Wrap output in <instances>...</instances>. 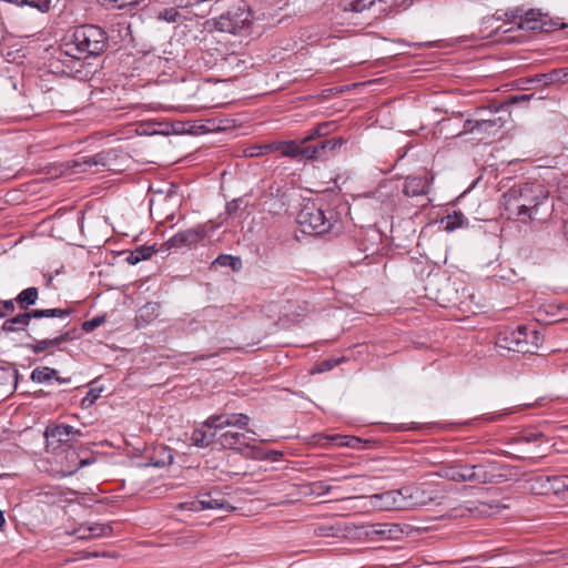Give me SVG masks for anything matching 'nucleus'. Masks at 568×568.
Instances as JSON below:
<instances>
[{"label":"nucleus","mask_w":568,"mask_h":568,"mask_svg":"<svg viewBox=\"0 0 568 568\" xmlns=\"http://www.w3.org/2000/svg\"><path fill=\"white\" fill-rule=\"evenodd\" d=\"M504 199L505 210L524 223L545 221L552 211L548 191L537 182L515 184L504 194Z\"/></svg>","instance_id":"nucleus-1"},{"label":"nucleus","mask_w":568,"mask_h":568,"mask_svg":"<svg viewBox=\"0 0 568 568\" xmlns=\"http://www.w3.org/2000/svg\"><path fill=\"white\" fill-rule=\"evenodd\" d=\"M209 13H219L206 21L209 28L240 37H247L252 32L253 14L243 0H214Z\"/></svg>","instance_id":"nucleus-2"},{"label":"nucleus","mask_w":568,"mask_h":568,"mask_svg":"<svg viewBox=\"0 0 568 568\" xmlns=\"http://www.w3.org/2000/svg\"><path fill=\"white\" fill-rule=\"evenodd\" d=\"M105 31L95 24H83L74 29L72 40L65 42L61 55L77 60L100 55L106 48Z\"/></svg>","instance_id":"nucleus-3"},{"label":"nucleus","mask_w":568,"mask_h":568,"mask_svg":"<svg viewBox=\"0 0 568 568\" xmlns=\"http://www.w3.org/2000/svg\"><path fill=\"white\" fill-rule=\"evenodd\" d=\"M493 18L514 23L517 29L525 31L550 32L564 27V24L552 21L539 9H526L523 6L515 7L506 11L497 10Z\"/></svg>","instance_id":"nucleus-4"},{"label":"nucleus","mask_w":568,"mask_h":568,"mask_svg":"<svg viewBox=\"0 0 568 568\" xmlns=\"http://www.w3.org/2000/svg\"><path fill=\"white\" fill-rule=\"evenodd\" d=\"M296 222L301 231L310 235H322L336 230L339 231V221L332 211H324L314 203L305 204L298 212Z\"/></svg>","instance_id":"nucleus-5"},{"label":"nucleus","mask_w":568,"mask_h":568,"mask_svg":"<svg viewBox=\"0 0 568 568\" xmlns=\"http://www.w3.org/2000/svg\"><path fill=\"white\" fill-rule=\"evenodd\" d=\"M500 108L501 106L495 109H477L475 118L464 122L463 133H476L481 135L496 134L506 123V120L498 114Z\"/></svg>","instance_id":"nucleus-6"},{"label":"nucleus","mask_w":568,"mask_h":568,"mask_svg":"<svg viewBox=\"0 0 568 568\" xmlns=\"http://www.w3.org/2000/svg\"><path fill=\"white\" fill-rule=\"evenodd\" d=\"M72 313L71 308H47V310H32L30 312H24L14 317L7 320L1 329L6 333L17 332L20 329H24L30 326L31 320H41V318H68Z\"/></svg>","instance_id":"nucleus-7"},{"label":"nucleus","mask_w":568,"mask_h":568,"mask_svg":"<svg viewBox=\"0 0 568 568\" xmlns=\"http://www.w3.org/2000/svg\"><path fill=\"white\" fill-rule=\"evenodd\" d=\"M214 226L209 223L196 225L184 231L178 232L164 242L159 251L170 252L171 250H181L184 247H192L193 245L201 242L207 234L214 231Z\"/></svg>","instance_id":"nucleus-8"},{"label":"nucleus","mask_w":568,"mask_h":568,"mask_svg":"<svg viewBox=\"0 0 568 568\" xmlns=\"http://www.w3.org/2000/svg\"><path fill=\"white\" fill-rule=\"evenodd\" d=\"M496 345L517 353H532L530 339H528L527 335V326L524 325L500 331L497 335Z\"/></svg>","instance_id":"nucleus-9"},{"label":"nucleus","mask_w":568,"mask_h":568,"mask_svg":"<svg viewBox=\"0 0 568 568\" xmlns=\"http://www.w3.org/2000/svg\"><path fill=\"white\" fill-rule=\"evenodd\" d=\"M505 467L495 460H486L479 464H470L466 467L470 470V481L485 485L497 484L505 480L506 476L501 473Z\"/></svg>","instance_id":"nucleus-10"},{"label":"nucleus","mask_w":568,"mask_h":568,"mask_svg":"<svg viewBox=\"0 0 568 568\" xmlns=\"http://www.w3.org/2000/svg\"><path fill=\"white\" fill-rule=\"evenodd\" d=\"M402 495L405 497L406 509L423 507L438 499L436 491L427 490L423 486H405Z\"/></svg>","instance_id":"nucleus-11"},{"label":"nucleus","mask_w":568,"mask_h":568,"mask_svg":"<svg viewBox=\"0 0 568 568\" xmlns=\"http://www.w3.org/2000/svg\"><path fill=\"white\" fill-rule=\"evenodd\" d=\"M248 423L250 417L245 414H217L207 417L205 422H203L202 427L221 430L225 427L232 426L243 429L246 428Z\"/></svg>","instance_id":"nucleus-12"},{"label":"nucleus","mask_w":568,"mask_h":568,"mask_svg":"<svg viewBox=\"0 0 568 568\" xmlns=\"http://www.w3.org/2000/svg\"><path fill=\"white\" fill-rule=\"evenodd\" d=\"M81 435L80 429L65 424L48 426L44 432L47 446L53 449L58 448L60 444L69 443L72 437Z\"/></svg>","instance_id":"nucleus-13"},{"label":"nucleus","mask_w":568,"mask_h":568,"mask_svg":"<svg viewBox=\"0 0 568 568\" xmlns=\"http://www.w3.org/2000/svg\"><path fill=\"white\" fill-rule=\"evenodd\" d=\"M343 138L322 140L316 145H306L307 161H325L332 156L336 149L344 144Z\"/></svg>","instance_id":"nucleus-14"},{"label":"nucleus","mask_w":568,"mask_h":568,"mask_svg":"<svg viewBox=\"0 0 568 568\" xmlns=\"http://www.w3.org/2000/svg\"><path fill=\"white\" fill-rule=\"evenodd\" d=\"M266 149H274L282 156L292 158L294 160H306V145L300 141H281L268 143Z\"/></svg>","instance_id":"nucleus-15"},{"label":"nucleus","mask_w":568,"mask_h":568,"mask_svg":"<svg viewBox=\"0 0 568 568\" xmlns=\"http://www.w3.org/2000/svg\"><path fill=\"white\" fill-rule=\"evenodd\" d=\"M33 343L27 344L33 354H40L48 351L49 348L60 346L63 343L72 339L71 332L67 331L61 334L54 335L53 337H31Z\"/></svg>","instance_id":"nucleus-16"},{"label":"nucleus","mask_w":568,"mask_h":568,"mask_svg":"<svg viewBox=\"0 0 568 568\" xmlns=\"http://www.w3.org/2000/svg\"><path fill=\"white\" fill-rule=\"evenodd\" d=\"M470 464H463L462 462H455L453 464L444 465L436 473L437 476L457 483L470 481V470L466 467Z\"/></svg>","instance_id":"nucleus-17"},{"label":"nucleus","mask_w":568,"mask_h":568,"mask_svg":"<svg viewBox=\"0 0 568 568\" xmlns=\"http://www.w3.org/2000/svg\"><path fill=\"white\" fill-rule=\"evenodd\" d=\"M429 182L427 176L410 175L405 179L403 192L407 196H419L428 193Z\"/></svg>","instance_id":"nucleus-18"},{"label":"nucleus","mask_w":568,"mask_h":568,"mask_svg":"<svg viewBox=\"0 0 568 568\" xmlns=\"http://www.w3.org/2000/svg\"><path fill=\"white\" fill-rule=\"evenodd\" d=\"M403 487L398 490H388L374 497L381 500V507L384 509H406L405 497L402 495Z\"/></svg>","instance_id":"nucleus-19"},{"label":"nucleus","mask_w":568,"mask_h":568,"mask_svg":"<svg viewBox=\"0 0 568 568\" xmlns=\"http://www.w3.org/2000/svg\"><path fill=\"white\" fill-rule=\"evenodd\" d=\"M55 333L61 334L62 332L50 321L41 318L34 320L33 323L30 322L29 337H53Z\"/></svg>","instance_id":"nucleus-20"},{"label":"nucleus","mask_w":568,"mask_h":568,"mask_svg":"<svg viewBox=\"0 0 568 568\" xmlns=\"http://www.w3.org/2000/svg\"><path fill=\"white\" fill-rule=\"evenodd\" d=\"M161 305L158 302H148L142 307L139 308L135 322L136 327H143L150 323H152L160 315Z\"/></svg>","instance_id":"nucleus-21"},{"label":"nucleus","mask_w":568,"mask_h":568,"mask_svg":"<svg viewBox=\"0 0 568 568\" xmlns=\"http://www.w3.org/2000/svg\"><path fill=\"white\" fill-rule=\"evenodd\" d=\"M217 443L226 449H236L240 446H247L246 434L240 432L227 430L222 433Z\"/></svg>","instance_id":"nucleus-22"},{"label":"nucleus","mask_w":568,"mask_h":568,"mask_svg":"<svg viewBox=\"0 0 568 568\" xmlns=\"http://www.w3.org/2000/svg\"><path fill=\"white\" fill-rule=\"evenodd\" d=\"M200 509H225L233 510L232 507L223 497H214L212 494L204 495L199 500Z\"/></svg>","instance_id":"nucleus-23"},{"label":"nucleus","mask_w":568,"mask_h":568,"mask_svg":"<svg viewBox=\"0 0 568 568\" xmlns=\"http://www.w3.org/2000/svg\"><path fill=\"white\" fill-rule=\"evenodd\" d=\"M216 432L214 428H209V430L196 428L192 432L191 442L197 447H207L214 442Z\"/></svg>","instance_id":"nucleus-24"},{"label":"nucleus","mask_w":568,"mask_h":568,"mask_svg":"<svg viewBox=\"0 0 568 568\" xmlns=\"http://www.w3.org/2000/svg\"><path fill=\"white\" fill-rule=\"evenodd\" d=\"M158 251L159 250H156L154 245H142L136 247L134 251H131L126 261L134 265L141 261L150 258Z\"/></svg>","instance_id":"nucleus-25"},{"label":"nucleus","mask_w":568,"mask_h":568,"mask_svg":"<svg viewBox=\"0 0 568 568\" xmlns=\"http://www.w3.org/2000/svg\"><path fill=\"white\" fill-rule=\"evenodd\" d=\"M58 371L48 366H38L31 372V381L44 384L57 377Z\"/></svg>","instance_id":"nucleus-26"},{"label":"nucleus","mask_w":568,"mask_h":568,"mask_svg":"<svg viewBox=\"0 0 568 568\" xmlns=\"http://www.w3.org/2000/svg\"><path fill=\"white\" fill-rule=\"evenodd\" d=\"M378 538L381 539H397L403 532L397 524L377 523L376 524Z\"/></svg>","instance_id":"nucleus-27"},{"label":"nucleus","mask_w":568,"mask_h":568,"mask_svg":"<svg viewBox=\"0 0 568 568\" xmlns=\"http://www.w3.org/2000/svg\"><path fill=\"white\" fill-rule=\"evenodd\" d=\"M38 288L28 287L18 294L16 297L17 303L21 310H28L29 306L34 305L38 300Z\"/></svg>","instance_id":"nucleus-28"},{"label":"nucleus","mask_w":568,"mask_h":568,"mask_svg":"<svg viewBox=\"0 0 568 568\" xmlns=\"http://www.w3.org/2000/svg\"><path fill=\"white\" fill-rule=\"evenodd\" d=\"M560 80H561V70L554 69L548 73H539V74H536L534 78L526 79L525 81L527 83L538 82V83H542L544 85H549V84H552Z\"/></svg>","instance_id":"nucleus-29"},{"label":"nucleus","mask_w":568,"mask_h":568,"mask_svg":"<svg viewBox=\"0 0 568 568\" xmlns=\"http://www.w3.org/2000/svg\"><path fill=\"white\" fill-rule=\"evenodd\" d=\"M214 265L230 266L233 271H237L241 267V258L237 256L221 254L213 262Z\"/></svg>","instance_id":"nucleus-30"},{"label":"nucleus","mask_w":568,"mask_h":568,"mask_svg":"<svg viewBox=\"0 0 568 568\" xmlns=\"http://www.w3.org/2000/svg\"><path fill=\"white\" fill-rule=\"evenodd\" d=\"M544 438H545V435L541 432L529 429V430H524L520 435H518L516 437V442L530 444V443L542 442Z\"/></svg>","instance_id":"nucleus-31"},{"label":"nucleus","mask_w":568,"mask_h":568,"mask_svg":"<svg viewBox=\"0 0 568 568\" xmlns=\"http://www.w3.org/2000/svg\"><path fill=\"white\" fill-rule=\"evenodd\" d=\"M112 528L105 524L89 523V537L98 538L111 534Z\"/></svg>","instance_id":"nucleus-32"},{"label":"nucleus","mask_w":568,"mask_h":568,"mask_svg":"<svg viewBox=\"0 0 568 568\" xmlns=\"http://www.w3.org/2000/svg\"><path fill=\"white\" fill-rule=\"evenodd\" d=\"M550 481L551 476H537L532 479L534 484L531 485V489L536 490L539 494L548 493L550 491Z\"/></svg>","instance_id":"nucleus-33"},{"label":"nucleus","mask_w":568,"mask_h":568,"mask_svg":"<svg viewBox=\"0 0 568 568\" xmlns=\"http://www.w3.org/2000/svg\"><path fill=\"white\" fill-rule=\"evenodd\" d=\"M375 0H345V10L362 12L373 6Z\"/></svg>","instance_id":"nucleus-34"},{"label":"nucleus","mask_w":568,"mask_h":568,"mask_svg":"<svg viewBox=\"0 0 568 568\" xmlns=\"http://www.w3.org/2000/svg\"><path fill=\"white\" fill-rule=\"evenodd\" d=\"M310 494L315 495L317 497L324 496L331 493L335 487L325 484L324 481H314L308 485Z\"/></svg>","instance_id":"nucleus-35"},{"label":"nucleus","mask_w":568,"mask_h":568,"mask_svg":"<svg viewBox=\"0 0 568 568\" xmlns=\"http://www.w3.org/2000/svg\"><path fill=\"white\" fill-rule=\"evenodd\" d=\"M466 222V217L464 216L463 213L460 212H454L453 215H448L447 216V222H446V230L448 231H454L458 227H462Z\"/></svg>","instance_id":"nucleus-36"},{"label":"nucleus","mask_w":568,"mask_h":568,"mask_svg":"<svg viewBox=\"0 0 568 568\" xmlns=\"http://www.w3.org/2000/svg\"><path fill=\"white\" fill-rule=\"evenodd\" d=\"M567 475L560 476H551L550 487L549 489L555 494H559L561 491H568V485L566 483Z\"/></svg>","instance_id":"nucleus-37"},{"label":"nucleus","mask_w":568,"mask_h":568,"mask_svg":"<svg viewBox=\"0 0 568 568\" xmlns=\"http://www.w3.org/2000/svg\"><path fill=\"white\" fill-rule=\"evenodd\" d=\"M179 17H180V13L178 12L176 8H173V7L164 8L156 13V18L159 20H162V21H165L169 23L176 22Z\"/></svg>","instance_id":"nucleus-38"},{"label":"nucleus","mask_w":568,"mask_h":568,"mask_svg":"<svg viewBox=\"0 0 568 568\" xmlns=\"http://www.w3.org/2000/svg\"><path fill=\"white\" fill-rule=\"evenodd\" d=\"M100 393H101V389L91 388L87 393L85 397L82 399L81 407L83 409L91 407L97 402V399L100 397Z\"/></svg>","instance_id":"nucleus-39"},{"label":"nucleus","mask_w":568,"mask_h":568,"mask_svg":"<svg viewBox=\"0 0 568 568\" xmlns=\"http://www.w3.org/2000/svg\"><path fill=\"white\" fill-rule=\"evenodd\" d=\"M105 321L104 316H95L91 320L84 321L82 323V329L87 333L93 332L100 325H102Z\"/></svg>","instance_id":"nucleus-40"},{"label":"nucleus","mask_w":568,"mask_h":568,"mask_svg":"<svg viewBox=\"0 0 568 568\" xmlns=\"http://www.w3.org/2000/svg\"><path fill=\"white\" fill-rule=\"evenodd\" d=\"M71 536H74L77 539L80 540H89V523H84L75 527L71 532H69Z\"/></svg>","instance_id":"nucleus-41"},{"label":"nucleus","mask_w":568,"mask_h":568,"mask_svg":"<svg viewBox=\"0 0 568 568\" xmlns=\"http://www.w3.org/2000/svg\"><path fill=\"white\" fill-rule=\"evenodd\" d=\"M332 440H338L339 446H348V447H357L361 443V439L357 437H342V436H333L331 437Z\"/></svg>","instance_id":"nucleus-42"},{"label":"nucleus","mask_w":568,"mask_h":568,"mask_svg":"<svg viewBox=\"0 0 568 568\" xmlns=\"http://www.w3.org/2000/svg\"><path fill=\"white\" fill-rule=\"evenodd\" d=\"M317 133H320L321 138L327 136L336 129V123L334 121L322 122L316 125Z\"/></svg>","instance_id":"nucleus-43"},{"label":"nucleus","mask_w":568,"mask_h":568,"mask_svg":"<svg viewBox=\"0 0 568 568\" xmlns=\"http://www.w3.org/2000/svg\"><path fill=\"white\" fill-rule=\"evenodd\" d=\"M14 310L13 300L0 301V318L6 317L8 314H12Z\"/></svg>","instance_id":"nucleus-44"},{"label":"nucleus","mask_w":568,"mask_h":568,"mask_svg":"<svg viewBox=\"0 0 568 568\" xmlns=\"http://www.w3.org/2000/svg\"><path fill=\"white\" fill-rule=\"evenodd\" d=\"M266 146H268V144L254 145V146L250 148L248 156H261L263 154L274 152V149H266Z\"/></svg>","instance_id":"nucleus-45"},{"label":"nucleus","mask_w":568,"mask_h":568,"mask_svg":"<svg viewBox=\"0 0 568 568\" xmlns=\"http://www.w3.org/2000/svg\"><path fill=\"white\" fill-rule=\"evenodd\" d=\"M527 335H528V339H530V349L534 352L532 348L538 347V345L541 341L540 334L538 331L530 329L527 327Z\"/></svg>","instance_id":"nucleus-46"},{"label":"nucleus","mask_w":568,"mask_h":568,"mask_svg":"<svg viewBox=\"0 0 568 568\" xmlns=\"http://www.w3.org/2000/svg\"><path fill=\"white\" fill-rule=\"evenodd\" d=\"M84 163L89 166H97V165H103L104 164V156L101 153L87 156L84 160Z\"/></svg>","instance_id":"nucleus-47"},{"label":"nucleus","mask_w":568,"mask_h":568,"mask_svg":"<svg viewBox=\"0 0 568 568\" xmlns=\"http://www.w3.org/2000/svg\"><path fill=\"white\" fill-rule=\"evenodd\" d=\"M364 529V536L367 537L371 540H374L378 538L376 524H369L363 527Z\"/></svg>","instance_id":"nucleus-48"},{"label":"nucleus","mask_w":568,"mask_h":568,"mask_svg":"<svg viewBox=\"0 0 568 568\" xmlns=\"http://www.w3.org/2000/svg\"><path fill=\"white\" fill-rule=\"evenodd\" d=\"M534 94L530 93V94H518V95H513L509 98L508 102L510 104H518V103H521V102H528L532 99Z\"/></svg>","instance_id":"nucleus-49"},{"label":"nucleus","mask_w":568,"mask_h":568,"mask_svg":"<svg viewBox=\"0 0 568 568\" xmlns=\"http://www.w3.org/2000/svg\"><path fill=\"white\" fill-rule=\"evenodd\" d=\"M321 138L320 133H317V128L315 126L310 131V133L302 139V142L306 145L307 142L314 141L316 139Z\"/></svg>","instance_id":"nucleus-50"},{"label":"nucleus","mask_w":568,"mask_h":568,"mask_svg":"<svg viewBox=\"0 0 568 568\" xmlns=\"http://www.w3.org/2000/svg\"><path fill=\"white\" fill-rule=\"evenodd\" d=\"M334 365L335 363L331 361H323L318 366V372L323 373L325 371H329L331 368H333Z\"/></svg>","instance_id":"nucleus-51"},{"label":"nucleus","mask_w":568,"mask_h":568,"mask_svg":"<svg viewBox=\"0 0 568 568\" xmlns=\"http://www.w3.org/2000/svg\"><path fill=\"white\" fill-rule=\"evenodd\" d=\"M334 528L333 527H320L317 529V535L318 536H332L333 535V531Z\"/></svg>","instance_id":"nucleus-52"},{"label":"nucleus","mask_w":568,"mask_h":568,"mask_svg":"<svg viewBox=\"0 0 568 568\" xmlns=\"http://www.w3.org/2000/svg\"><path fill=\"white\" fill-rule=\"evenodd\" d=\"M219 312V310L216 307H206L204 311H203V316L204 317H212V316H215V314Z\"/></svg>","instance_id":"nucleus-53"},{"label":"nucleus","mask_w":568,"mask_h":568,"mask_svg":"<svg viewBox=\"0 0 568 568\" xmlns=\"http://www.w3.org/2000/svg\"><path fill=\"white\" fill-rule=\"evenodd\" d=\"M546 455H547V454H546L545 452L539 450V452H537V453H536V455H535V456L527 457V459H528L529 462L536 463V462H537V459L542 458V457H545Z\"/></svg>","instance_id":"nucleus-54"},{"label":"nucleus","mask_w":568,"mask_h":568,"mask_svg":"<svg viewBox=\"0 0 568 568\" xmlns=\"http://www.w3.org/2000/svg\"><path fill=\"white\" fill-rule=\"evenodd\" d=\"M236 209H237V204L235 201L227 203V205H226V211L229 214L234 213L236 211Z\"/></svg>","instance_id":"nucleus-55"},{"label":"nucleus","mask_w":568,"mask_h":568,"mask_svg":"<svg viewBox=\"0 0 568 568\" xmlns=\"http://www.w3.org/2000/svg\"><path fill=\"white\" fill-rule=\"evenodd\" d=\"M244 434H246V440H255L256 433L254 430L246 428Z\"/></svg>","instance_id":"nucleus-56"},{"label":"nucleus","mask_w":568,"mask_h":568,"mask_svg":"<svg viewBox=\"0 0 568 568\" xmlns=\"http://www.w3.org/2000/svg\"><path fill=\"white\" fill-rule=\"evenodd\" d=\"M11 376L14 379V387H16L17 386L18 376H19L18 371L17 369H12L11 371Z\"/></svg>","instance_id":"nucleus-57"},{"label":"nucleus","mask_w":568,"mask_h":568,"mask_svg":"<svg viewBox=\"0 0 568 568\" xmlns=\"http://www.w3.org/2000/svg\"><path fill=\"white\" fill-rule=\"evenodd\" d=\"M54 379L59 383H69L70 382V378H63V377H60L59 376V373L57 374V377H54Z\"/></svg>","instance_id":"nucleus-58"},{"label":"nucleus","mask_w":568,"mask_h":568,"mask_svg":"<svg viewBox=\"0 0 568 568\" xmlns=\"http://www.w3.org/2000/svg\"><path fill=\"white\" fill-rule=\"evenodd\" d=\"M562 233L566 240L568 241V220L565 222Z\"/></svg>","instance_id":"nucleus-59"},{"label":"nucleus","mask_w":568,"mask_h":568,"mask_svg":"<svg viewBox=\"0 0 568 568\" xmlns=\"http://www.w3.org/2000/svg\"><path fill=\"white\" fill-rule=\"evenodd\" d=\"M4 524H6V519H4L3 513L0 510V529H2Z\"/></svg>","instance_id":"nucleus-60"},{"label":"nucleus","mask_w":568,"mask_h":568,"mask_svg":"<svg viewBox=\"0 0 568 568\" xmlns=\"http://www.w3.org/2000/svg\"><path fill=\"white\" fill-rule=\"evenodd\" d=\"M560 70H561V79H567L568 80V68L560 69Z\"/></svg>","instance_id":"nucleus-61"},{"label":"nucleus","mask_w":568,"mask_h":568,"mask_svg":"<svg viewBox=\"0 0 568 568\" xmlns=\"http://www.w3.org/2000/svg\"><path fill=\"white\" fill-rule=\"evenodd\" d=\"M118 27L122 28V29L125 31V34H126V36H129V34H130L129 26H121V24H118Z\"/></svg>","instance_id":"nucleus-62"},{"label":"nucleus","mask_w":568,"mask_h":568,"mask_svg":"<svg viewBox=\"0 0 568 568\" xmlns=\"http://www.w3.org/2000/svg\"><path fill=\"white\" fill-rule=\"evenodd\" d=\"M152 465H154L156 467H162V466H164V462H161V463L160 462H154V463H152Z\"/></svg>","instance_id":"nucleus-63"},{"label":"nucleus","mask_w":568,"mask_h":568,"mask_svg":"<svg viewBox=\"0 0 568 568\" xmlns=\"http://www.w3.org/2000/svg\"><path fill=\"white\" fill-rule=\"evenodd\" d=\"M194 14H195V16H204V14H205V11L203 10V11H201V13H199V12H194Z\"/></svg>","instance_id":"nucleus-64"}]
</instances>
